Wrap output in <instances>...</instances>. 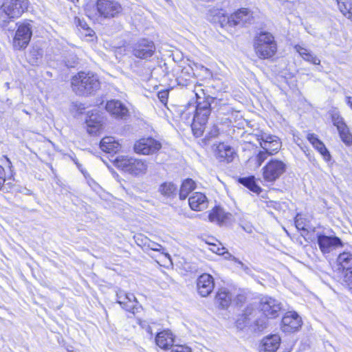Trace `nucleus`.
<instances>
[{
  "mask_svg": "<svg viewBox=\"0 0 352 352\" xmlns=\"http://www.w3.org/2000/svg\"><path fill=\"white\" fill-rule=\"evenodd\" d=\"M214 287V278L209 274H203L197 278V291L202 297L208 296L213 291Z\"/></svg>",
  "mask_w": 352,
  "mask_h": 352,
  "instance_id": "obj_17",
  "label": "nucleus"
},
{
  "mask_svg": "<svg viewBox=\"0 0 352 352\" xmlns=\"http://www.w3.org/2000/svg\"><path fill=\"white\" fill-rule=\"evenodd\" d=\"M126 302L128 305H135V303L138 302L135 296L133 294L129 293H127V298Z\"/></svg>",
  "mask_w": 352,
  "mask_h": 352,
  "instance_id": "obj_51",
  "label": "nucleus"
},
{
  "mask_svg": "<svg viewBox=\"0 0 352 352\" xmlns=\"http://www.w3.org/2000/svg\"><path fill=\"white\" fill-rule=\"evenodd\" d=\"M239 182L256 194H259L261 191V188L256 184L254 176L241 177L239 179Z\"/></svg>",
  "mask_w": 352,
  "mask_h": 352,
  "instance_id": "obj_31",
  "label": "nucleus"
},
{
  "mask_svg": "<svg viewBox=\"0 0 352 352\" xmlns=\"http://www.w3.org/2000/svg\"><path fill=\"white\" fill-rule=\"evenodd\" d=\"M165 1H166V2H168V1H170V0H165Z\"/></svg>",
  "mask_w": 352,
  "mask_h": 352,
  "instance_id": "obj_62",
  "label": "nucleus"
},
{
  "mask_svg": "<svg viewBox=\"0 0 352 352\" xmlns=\"http://www.w3.org/2000/svg\"><path fill=\"white\" fill-rule=\"evenodd\" d=\"M336 1L340 11L344 16L352 21V0H347L343 2H341L340 0Z\"/></svg>",
  "mask_w": 352,
  "mask_h": 352,
  "instance_id": "obj_34",
  "label": "nucleus"
},
{
  "mask_svg": "<svg viewBox=\"0 0 352 352\" xmlns=\"http://www.w3.org/2000/svg\"><path fill=\"white\" fill-rule=\"evenodd\" d=\"M254 50L260 58H269L273 56L277 50L273 35L267 32H261L254 38Z\"/></svg>",
  "mask_w": 352,
  "mask_h": 352,
  "instance_id": "obj_3",
  "label": "nucleus"
},
{
  "mask_svg": "<svg viewBox=\"0 0 352 352\" xmlns=\"http://www.w3.org/2000/svg\"><path fill=\"white\" fill-rule=\"evenodd\" d=\"M177 190V186L172 182H164L159 187V192L166 197H173L175 196Z\"/></svg>",
  "mask_w": 352,
  "mask_h": 352,
  "instance_id": "obj_32",
  "label": "nucleus"
},
{
  "mask_svg": "<svg viewBox=\"0 0 352 352\" xmlns=\"http://www.w3.org/2000/svg\"><path fill=\"white\" fill-rule=\"evenodd\" d=\"M224 14L225 11L222 8L212 7L208 10L207 19L210 22L216 23Z\"/></svg>",
  "mask_w": 352,
  "mask_h": 352,
  "instance_id": "obj_36",
  "label": "nucleus"
},
{
  "mask_svg": "<svg viewBox=\"0 0 352 352\" xmlns=\"http://www.w3.org/2000/svg\"><path fill=\"white\" fill-rule=\"evenodd\" d=\"M157 96L162 103L166 104L168 100V90L160 91L158 92Z\"/></svg>",
  "mask_w": 352,
  "mask_h": 352,
  "instance_id": "obj_49",
  "label": "nucleus"
},
{
  "mask_svg": "<svg viewBox=\"0 0 352 352\" xmlns=\"http://www.w3.org/2000/svg\"><path fill=\"white\" fill-rule=\"evenodd\" d=\"M105 109L113 117L117 119H126L129 116V111L126 106L118 100L107 101Z\"/></svg>",
  "mask_w": 352,
  "mask_h": 352,
  "instance_id": "obj_14",
  "label": "nucleus"
},
{
  "mask_svg": "<svg viewBox=\"0 0 352 352\" xmlns=\"http://www.w3.org/2000/svg\"><path fill=\"white\" fill-rule=\"evenodd\" d=\"M216 23L219 24L221 28H225L227 30H230V28L235 27L234 25L232 15L231 14L230 16H228L226 13L219 18Z\"/></svg>",
  "mask_w": 352,
  "mask_h": 352,
  "instance_id": "obj_37",
  "label": "nucleus"
},
{
  "mask_svg": "<svg viewBox=\"0 0 352 352\" xmlns=\"http://www.w3.org/2000/svg\"><path fill=\"white\" fill-rule=\"evenodd\" d=\"M317 243L323 254L329 253L336 248L343 246V243L339 237L329 236L322 234H318Z\"/></svg>",
  "mask_w": 352,
  "mask_h": 352,
  "instance_id": "obj_13",
  "label": "nucleus"
},
{
  "mask_svg": "<svg viewBox=\"0 0 352 352\" xmlns=\"http://www.w3.org/2000/svg\"><path fill=\"white\" fill-rule=\"evenodd\" d=\"M215 300L222 307H228L232 300V295L226 289H221L216 295Z\"/></svg>",
  "mask_w": 352,
  "mask_h": 352,
  "instance_id": "obj_29",
  "label": "nucleus"
},
{
  "mask_svg": "<svg viewBox=\"0 0 352 352\" xmlns=\"http://www.w3.org/2000/svg\"><path fill=\"white\" fill-rule=\"evenodd\" d=\"M95 6L99 16L104 19L118 17L122 12V5L116 0H97Z\"/></svg>",
  "mask_w": 352,
  "mask_h": 352,
  "instance_id": "obj_5",
  "label": "nucleus"
},
{
  "mask_svg": "<svg viewBox=\"0 0 352 352\" xmlns=\"http://www.w3.org/2000/svg\"><path fill=\"white\" fill-rule=\"evenodd\" d=\"M337 129L342 142L346 145L350 146L352 144V135L347 125L345 124Z\"/></svg>",
  "mask_w": 352,
  "mask_h": 352,
  "instance_id": "obj_35",
  "label": "nucleus"
},
{
  "mask_svg": "<svg viewBox=\"0 0 352 352\" xmlns=\"http://www.w3.org/2000/svg\"><path fill=\"white\" fill-rule=\"evenodd\" d=\"M295 225L299 230H307L305 220L298 214L295 218Z\"/></svg>",
  "mask_w": 352,
  "mask_h": 352,
  "instance_id": "obj_45",
  "label": "nucleus"
},
{
  "mask_svg": "<svg viewBox=\"0 0 352 352\" xmlns=\"http://www.w3.org/2000/svg\"><path fill=\"white\" fill-rule=\"evenodd\" d=\"M250 324V319L248 318V314H243L237 320L236 325L238 328L243 329L244 327Z\"/></svg>",
  "mask_w": 352,
  "mask_h": 352,
  "instance_id": "obj_43",
  "label": "nucleus"
},
{
  "mask_svg": "<svg viewBox=\"0 0 352 352\" xmlns=\"http://www.w3.org/2000/svg\"><path fill=\"white\" fill-rule=\"evenodd\" d=\"M232 217V214L225 212L221 207H215L208 215V219L211 222H215L219 225L230 223Z\"/></svg>",
  "mask_w": 352,
  "mask_h": 352,
  "instance_id": "obj_19",
  "label": "nucleus"
},
{
  "mask_svg": "<svg viewBox=\"0 0 352 352\" xmlns=\"http://www.w3.org/2000/svg\"><path fill=\"white\" fill-rule=\"evenodd\" d=\"M195 188V183L191 179H186L182 184L179 196L181 200L185 199L189 193Z\"/></svg>",
  "mask_w": 352,
  "mask_h": 352,
  "instance_id": "obj_30",
  "label": "nucleus"
},
{
  "mask_svg": "<svg viewBox=\"0 0 352 352\" xmlns=\"http://www.w3.org/2000/svg\"><path fill=\"white\" fill-rule=\"evenodd\" d=\"M260 308L265 317L275 318L278 316L283 305L278 300L269 296H265L261 300Z\"/></svg>",
  "mask_w": 352,
  "mask_h": 352,
  "instance_id": "obj_10",
  "label": "nucleus"
},
{
  "mask_svg": "<svg viewBox=\"0 0 352 352\" xmlns=\"http://www.w3.org/2000/svg\"><path fill=\"white\" fill-rule=\"evenodd\" d=\"M116 164L123 171L135 176L144 175L148 168L146 161L128 157L116 158Z\"/></svg>",
  "mask_w": 352,
  "mask_h": 352,
  "instance_id": "obj_4",
  "label": "nucleus"
},
{
  "mask_svg": "<svg viewBox=\"0 0 352 352\" xmlns=\"http://www.w3.org/2000/svg\"><path fill=\"white\" fill-rule=\"evenodd\" d=\"M72 89L78 96H89L100 89L97 75L91 72H80L71 79Z\"/></svg>",
  "mask_w": 352,
  "mask_h": 352,
  "instance_id": "obj_2",
  "label": "nucleus"
},
{
  "mask_svg": "<svg viewBox=\"0 0 352 352\" xmlns=\"http://www.w3.org/2000/svg\"><path fill=\"white\" fill-rule=\"evenodd\" d=\"M211 250L219 255H223L226 253L225 248H219L215 245L212 246Z\"/></svg>",
  "mask_w": 352,
  "mask_h": 352,
  "instance_id": "obj_52",
  "label": "nucleus"
},
{
  "mask_svg": "<svg viewBox=\"0 0 352 352\" xmlns=\"http://www.w3.org/2000/svg\"><path fill=\"white\" fill-rule=\"evenodd\" d=\"M263 177L266 182H273L286 170V164L280 160H272L263 168Z\"/></svg>",
  "mask_w": 352,
  "mask_h": 352,
  "instance_id": "obj_6",
  "label": "nucleus"
},
{
  "mask_svg": "<svg viewBox=\"0 0 352 352\" xmlns=\"http://www.w3.org/2000/svg\"><path fill=\"white\" fill-rule=\"evenodd\" d=\"M3 8H0V26L4 28L7 25L9 21L14 18L11 17L8 12L3 10Z\"/></svg>",
  "mask_w": 352,
  "mask_h": 352,
  "instance_id": "obj_39",
  "label": "nucleus"
},
{
  "mask_svg": "<svg viewBox=\"0 0 352 352\" xmlns=\"http://www.w3.org/2000/svg\"><path fill=\"white\" fill-rule=\"evenodd\" d=\"M73 161L74 162V163H75L77 166H78V164L77 160H76V159H73Z\"/></svg>",
  "mask_w": 352,
  "mask_h": 352,
  "instance_id": "obj_58",
  "label": "nucleus"
},
{
  "mask_svg": "<svg viewBox=\"0 0 352 352\" xmlns=\"http://www.w3.org/2000/svg\"><path fill=\"white\" fill-rule=\"evenodd\" d=\"M100 147L104 152L115 154L121 149V145L113 137H104L100 143Z\"/></svg>",
  "mask_w": 352,
  "mask_h": 352,
  "instance_id": "obj_26",
  "label": "nucleus"
},
{
  "mask_svg": "<svg viewBox=\"0 0 352 352\" xmlns=\"http://www.w3.org/2000/svg\"><path fill=\"white\" fill-rule=\"evenodd\" d=\"M337 262L344 273V281L352 293V252L344 251L340 253Z\"/></svg>",
  "mask_w": 352,
  "mask_h": 352,
  "instance_id": "obj_7",
  "label": "nucleus"
},
{
  "mask_svg": "<svg viewBox=\"0 0 352 352\" xmlns=\"http://www.w3.org/2000/svg\"><path fill=\"white\" fill-rule=\"evenodd\" d=\"M190 208L193 210L201 211L208 207V199L201 192H195L188 199Z\"/></svg>",
  "mask_w": 352,
  "mask_h": 352,
  "instance_id": "obj_24",
  "label": "nucleus"
},
{
  "mask_svg": "<svg viewBox=\"0 0 352 352\" xmlns=\"http://www.w3.org/2000/svg\"><path fill=\"white\" fill-rule=\"evenodd\" d=\"M170 352H191L190 347L184 345H175Z\"/></svg>",
  "mask_w": 352,
  "mask_h": 352,
  "instance_id": "obj_48",
  "label": "nucleus"
},
{
  "mask_svg": "<svg viewBox=\"0 0 352 352\" xmlns=\"http://www.w3.org/2000/svg\"><path fill=\"white\" fill-rule=\"evenodd\" d=\"M260 145L263 150L267 151L269 154L273 155L277 153L281 147L280 139L273 135L263 133L260 136Z\"/></svg>",
  "mask_w": 352,
  "mask_h": 352,
  "instance_id": "obj_15",
  "label": "nucleus"
},
{
  "mask_svg": "<svg viewBox=\"0 0 352 352\" xmlns=\"http://www.w3.org/2000/svg\"><path fill=\"white\" fill-rule=\"evenodd\" d=\"M32 28L30 23L20 25L13 39V46L16 50L25 48L32 37Z\"/></svg>",
  "mask_w": 352,
  "mask_h": 352,
  "instance_id": "obj_9",
  "label": "nucleus"
},
{
  "mask_svg": "<svg viewBox=\"0 0 352 352\" xmlns=\"http://www.w3.org/2000/svg\"><path fill=\"white\" fill-rule=\"evenodd\" d=\"M219 134V128L214 125L212 126L210 130L207 133L206 135L205 138L208 140H210L211 138H217Z\"/></svg>",
  "mask_w": 352,
  "mask_h": 352,
  "instance_id": "obj_46",
  "label": "nucleus"
},
{
  "mask_svg": "<svg viewBox=\"0 0 352 352\" xmlns=\"http://www.w3.org/2000/svg\"><path fill=\"white\" fill-rule=\"evenodd\" d=\"M175 337L170 330L159 332L155 336V343L161 349L167 350L173 346Z\"/></svg>",
  "mask_w": 352,
  "mask_h": 352,
  "instance_id": "obj_21",
  "label": "nucleus"
},
{
  "mask_svg": "<svg viewBox=\"0 0 352 352\" xmlns=\"http://www.w3.org/2000/svg\"><path fill=\"white\" fill-rule=\"evenodd\" d=\"M194 76L195 73L193 69L190 65H186L183 67L181 69V72L177 77L176 81L178 85L182 87H186L192 83Z\"/></svg>",
  "mask_w": 352,
  "mask_h": 352,
  "instance_id": "obj_25",
  "label": "nucleus"
},
{
  "mask_svg": "<svg viewBox=\"0 0 352 352\" xmlns=\"http://www.w3.org/2000/svg\"><path fill=\"white\" fill-rule=\"evenodd\" d=\"M201 85L195 87V96L197 98V106L192 122V130L197 137L203 135L205 125L212 109L219 110L222 106L227 104L228 101L223 98L212 97L206 95L204 89L201 88Z\"/></svg>",
  "mask_w": 352,
  "mask_h": 352,
  "instance_id": "obj_1",
  "label": "nucleus"
},
{
  "mask_svg": "<svg viewBox=\"0 0 352 352\" xmlns=\"http://www.w3.org/2000/svg\"><path fill=\"white\" fill-rule=\"evenodd\" d=\"M302 324L300 317L295 312L287 313L282 319V330L290 333L297 331Z\"/></svg>",
  "mask_w": 352,
  "mask_h": 352,
  "instance_id": "obj_16",
  "label": "nucleus"
},
{
  "mask_svg": "<svg viewBox=\"0 0 352 352\" xmlns=\"http://www.w3.org/2000/svg\"><path fill=\"white\" fill-rule=\"evenodd\" d=\"M6 181L4 168L0 166V190Z\"/></svg>",
  "mask_w": 352,
  "mask_h": 352,
  "instance_id": "obj_53",
  "label": "nucleus"
},
{
  "mask_svg": "<svg viewBox=\"0 0 352 352\" xmlns=\"http://www.w3.org/2000/svg\"><path fill=\"white\" fill-rule=\"evenodd\" d=\"M215 155L220 162L230 163L233 161L236 155V153L234 149L230 145L224 143H220L217 146Z\"/></svg>",
  "mask_w": 352,
  "mask_h": 352,
  "instance_id": "obj_18",
  "label": "nucleus"
},
{
  "mask_svg": "<svg viewBox=\"0 0 352 352\" xmlns=\"http://www.w3.org/2000/svg\"><path fill=\"white\" fill-rule=\"evenodd\" d=\"M270 154L267 151H260L255 157L257 167L261 166L262 163L267 159V156Z\"/></svg>",
  "mask_w": 352,
  "mask_h": 352,
  "instance_id": "obj_44",
  "label": "nucleus"
},
{
  "mask_svg": "<svg viewBox=\"0 0 352 352\" xmlns=\"http://www.w3.org/2000/svg\"><path fill=\"white\" fill-rule=\"evenodd\" d=\"M43 51L41 47L38 46L32 47L28 55L30 63L32 65H37L38 63L41 62L43 58Z\"/></svg>",
  "mask_w": 352,
  "mask_h": 352,
  "instance_id": "obj_33",
  "label": "nucleus"
},
{
  "mask_svg": "<svg viewBox=\"0 0 352 352\" xmlns=\"http://www.w3.org/2000/svg\"><path fill=\"white\" fill-rule=\"evenodd\" d=\"M247 232H248V233H250V232H251V230H249V229H247Z\"/></svg>",
  "mask_w": 352,
  "mask_h": 352,
  "instance_id": "obj_61",
  "label": "nucleus"
},
{
  "mask_svg": "<svg viewBox=\"0 0 352 352\" xmlns=\"http://www.w3.org/2000/svg\"><path fill=\"white\" fill-rule=\"evenodd\" d=\"M331 120L333 125L336 126L337 129L340 128V126L346 124L343 118L338 113H333L331 115Z\"/></svg>",
  "mask_w": 352,
  "mask_h": 352,
  "instance_id": "obj_42",
  "label": "nucleus"
},
{
  "mask_svg": "<svg viewBox=\"0 0 352 352\" xmlns=\"http://www.w3.org/2000/svg\"><path fill=\"white\" fill-rule=\"evenodd\" d=\"M87 130L89 134L96 135L102 126V117L98 113H88L86 119Z\"/></svg>",
  "mask_w": 352,
  "mask_h": 352,
  "instance_id": "obj_22",
  "label": "nucleus"
},
{
  "mask_svg": "<svg viewBox=\"0 0 352 352\" xmlns=\"http://www.w3.org/2000/svg\"><path fill=\"white\" fill-rule=\"evenodd\" d=\"M162 147L161 143L153 138H142L137 141L133 146L138 154L152 155Z\"/></svg>",
  "mask_w": 352,
  "mask_h": 352,
  "instance_id": "obj_8",
  "label": "nucleus"
},
{
  "mask_svg": "<svg viewBox=\"0 0 352 352\" xmlns=\"http://www.w3.org/2000/svg\"><path fill=\"white\" fill-rule=\"evenodd\" d=\"M6 160L8 161V162L9 163V164H10L11 162H10V160L8 158H7V157H6Z\"/></svg>",
  "mask_w": 352,
  "mask_h": 352,
  "instance_id": "obj_59",
  "label": "nucleus"
},
{
  "mask_svg": "<svg viewBox=\"0 0 352 352\" xmlns=\"http://www.w3.org/2000/svg\"><path fill=\"white\" fill-rule=\"evenodd\" d=\"M78 23H79V25H80L82 28H83V29H87V28H88L87 25V23H86L85 22L82 23L80 21V19H78Z\"/></svg>",
  "mask_w": 352,
  "mask_h": 352,
  "instance_id": "obj_56",
  "label": "nucleus"
},
{
  "mask_svg": "<svg viewBox=\"0 0 352 352\" xmlns=\"http://www.w3.org/2000/svg\"><path fill=\"white\" fill-rule=\"evenodd\" d=\"M267 317L259 318L255 321V325L257 327V329L258 331H262L265 329L267 326V320L266 319Z\"/></svg>",
  "mask_w": 352,
  "mask_h": 352,
  "instance_id": "obj_47",
  "label": "nucleus"
},
{
  "mask_svg": "<svg viewBox=\"0 0 352 352\" xmlns=\"http://www.w3.org/2000/svg\"><path fill=\"white\" fill-rule=\"evenodd\" d=\"M307 139L309 142L314 146L316 144V142H320V140L318 138L317 135L314 133H309L307 135Z\"/></svg>",
  "mask_w": 352,
  "mask_h": 352,
  "instance_id": "obj_50",
  "label": "nucleus"
},
{
  "mask_svg": "<svg viewBox=\"0 0 352 352\" xmlns=\"http://www.w3.org/2000/svg\"><path fill=\"white\" fill-rule=\"evenodd\" d=\"M295 49L305 60L310 62L314 65H320V60L314 54H311L307 49L298 45L295 46Z\"/></svg>",
  "mask_w": 352,
  "mask_h": 352,
  "instance_id": "obj_27",
  "label": "nucleus"
},
{
  "mask_svg": "<svg viewBox=\"0 0 352 352\" xmlns=\"http://www.w3.org/2000/svg\"><path fill=\"white\" fill-rule=\"evenodd\" d=\"M313 146L323 156L326 161L330 160L331 155L322 141L316 142Z\"/></svg>",
  "mask_w": 352,
  "mask_h": 352,
  "instance_id": "obj_38",
  "label": "nucleus"
},
{
  "mask_svg": "<svg viewBox=\"0 0 352 352\" xmlns=\"http://www.w3.org/2000/svg\"><path fill=\"white\" fill-rule=\"evenodd\" d=\"M73 161L74 162V163H75L77 166H78V164L77 160H76V159H73Z\"/></svg>",
  "mask_w": 352,
  "mask_h": 352,
  "instance_id": "obj_57",
  "label": "nucleus"
},
{
  "mask_svg": "<svg viewBox=\"0 0 352 352\" xmlns=\"http://www.w3.org/2000/svg\"><path fill=\"white\" fill-rule=\"evenodd\" d=\"M155 52V45L152 41L142 38L134 44L133 54L140 59L151 58Z\"/></svg>",
  "mask_w": 352,
  "mask_h": 352,
  "instance_id": "obj_11",
  "label": "nucleus"
},
{
  "mask_svg": "<svg viewBox=\"0 0 352 352\" xmlns=\"http://www.w3.org/2000/svg\"><path fill=\"white\" fill-rule=\"evenodd\" d=\"M247 232H248V233H250V232H251V230H249V229H247Z\"/></svg>",
  "mask_w": 352,
  "mask_h": 352,
  "instance_id": "obj_60",
  "label": "nucleus"
},
{
  "mask_svg": "<svg viewBox=\"0 0 352 352\" xmlns=\"http://www.w3.org/2000/svg\"><path fill=\"white\" fill-rule=\"evenodd\" d=\"M280 344V338L274 334L267 336L263 339L259 346L260 352H275L279 348Z\"/></svg>",
  "mask_w": 352,
  "mask_h": 352,
  "instance_id": "obj_23",
  "label": "nucleus"
},
{
  "mask_svg": "<svg viewBox=\"0 0 352 352\" xmlns=\"http://www.w3.org/2000/svg\"><path fill=\"white\" fill-rule=\"evenodd\" d=\"M232 15L235 27H243L253 21L252 13L248 8H241Z\"/></svg>",
  "mask_w": 352,
  "mask_h": 352,
  "instance_id": "obj_20",
  "label": "nucleus"
},
{
  "mask_svg": "<svg viewBox=\"0 0 352 352\" xmlns=\"http://www.w3.org/2000/svg\"><path fill=\"white\" fill-rule=\"evenodd\" d=\"M78 63V58L75 54H69L65 60V65L68 68L75 67Z\"/></svg>",
  "mask_w": 352,
  "mask_h": 352,
  "instance_id": "obj_41",
  "label": "nucleus"
},
{
  "mask_svg": "<svg viewBox=\"0 0 352 352\" xmlns=\"http://www.w3.org/2000/svg\"><path fill=\"white\" fill-rule=\"evenodd\" d=\"M144 240V242L143 243V245L145 248L157 252H160L162 249H163L161 245L151 241L147 237H145Z\"/></svg>",
  "mask_w": 352,
  "mask_h": 352,
  "instance_id": "obj_40",
  "label": "nucleus"
},
{
  "mask_svg": "<svg viewBox=\"0 0 352 352\" xmlns=\"http://www.w3.org/2000/svg\"><path fill=\"white\" fill-rule=\"evenodd\" d=\"M116 296L117 302L119 303L123 309L133 314L135 313V309H137L135 307V305H128L126 302L127 298V293H126L124 290L119 289L116 292Z\"/></svg>",
  "mask_w": 352,
  "mask_h": 352,
  "instance_id": "obj_28",
  "label": "nucleus"
},
{
  "mask_svg": "<svg viewBox=\"0 0 352 352\" xmlns=\"http://www.w3.org/2000/svg\"><path fill=\"white\" fill-rule=\"evenodd\" d=\"M28 0H5L1 7L12 18L19 17L28 9Z\"/></svg>",
  "mask_w": 352,
  "mask_h": 352,
  "instance_id": "obj_12",
  "label": "nucleus"
},
{
  "mask_svg": "<svg viewBox=\"0 0 352 352\" xmlns=\"http://www.w3.org/2000/svg\"><path fill=\"white\" fill-rule=\"evenodd\" d=\"M345 100L347 104L349 105L350 107L352 109V97L346 96Z\"/></svg>",
  "mask_w": 352,
  "mask_h": 352,
  "instance_id": "obj_55",
  "label": "nucleus"
},
{
  "mask_svg": "<svg viewBox=\"0 0 352 352\" xmlns=\"http://www.w3.org/2000/svg\"><path fill=\"white\" fill-rule=\"evenodd\" d=\"M145 237L146 236H143L142 235L135 236V241H136L137 244L140 246L144 247L143 243L144 242V239Z\"/></svg>",
  "mask_w": 352,
  "mask_h": 352,
  "instance_id": "obj_54",
  "label": "nucleus"
}]
</instances>
